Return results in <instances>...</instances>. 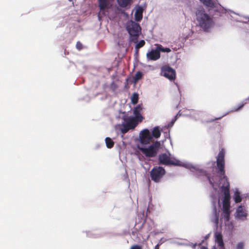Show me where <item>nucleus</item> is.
<instances>
[{
	"instance_id": "1",
	"label": "nucleus",
	"mask_w": 249,
	"mask_h": 249,
	"mask_svg": "<svg viewBox=\"0 0 249 249\" xmlns=\"http://www.w3.org/2000/svg\"><path fill=\"white\" fill-rule=\"evenodd\" d=\"M225 150L222 149L219 152L216 159L218 172L213 177L208 175L205 171L200 169L197 165L185 161H181L176 159L169 152L159 155V160L160 164L165 165L172 164L182 166L195 172L198 176L204 175L212 186L214 193L211 194V199L213 205V213L211 221L217 226L219 221L220 208L222 204V213L221 220L226 224L230 219V183L225 176Z\"/></svg>"
},
{
	"instance_id": "2",
	"label": "nucleus",
	"mask_w": 249,
	"mask_h": 249,
	"mask_svg": "<svg viewBox=\"0 0 249 249\" xmlns=\"http://www.w3.org/2000/svg\"><path fill=\"white\" fill-rule=\"evenodd\" d=\"M142 104L135 107L133 110L134 116H128L125 112H121L119 117L123 120L120 125V128L123 134L126 133L129 130L134 129L139 122L142 121L143 117L142 115Z\"/></svg>"
},
{
	"instance_id": "3",
	"label": "nucleus",
	"mask_w": 249,
	"mask_h": 249,
	"mask_svg": "<svg viewBox=\"0 0 249 249\" xmlns=\"http://www.w3.org/2000/svg\"><path fill=\"white\" fill-rule=\"evenodd\" d=\"M196 26L205 32H210L214 26L213 18L206 13L202 7L198 8L196 11Z\"/></svg>"
},
{
	"instance_id": "4",
	"label": "nucleus",
	"mask_w": 249,
	"mask_h": 249,
	"mask_svg": "<svg viewBox=\"0 0 249 249\" xmlns=\"http://www.w3.org/2000/svg\"><path fill=\"white\" fill-rule=\"evenodd\" d=\"M160 136V132L158 127L153 128L152 133L147 129L142 131L140 133V141L142 144L149 143L152 140L153 137L156 139Z\"/></svg>"
},
{
	"instance_id": "5",
	"label": "nucleus",
	"mask_w": 249,
	"mask_h": 249,
	"mask_svg": "<svg viewBox=\"0 0 249 249\" xmlns=\"http://www.w3.org/2000/svg\"><path fill=\"white\" fill-rule=\"evenodd\" d=\"M126 29L130 35V41L136 43L138 41V37L141 33V28L140 25L130 20L127 23Z\"/></svg>"
},
{
	"instance_id": "6",
	"label": "nucleus",
	"mask_w": 249,
	"mask_h": 249,
	"mask_svg": "<svg viewBox=\"0 0 249 249\" xmlns=\"http://www.w3.org/2000/svg\"><path fill=\"white\" fill-rule=\"evenodd\" d=\"M160 146V142L156 141L148 146H144L140 148L141 151L147 157H154L158 153Z\"/></svg>"
},
{
	"instance_id": "7",
	"label": "nucleus",
	"mask_w": 249,
	"mask_h": 249,
	"mask_svg": "<svg viewBox=\"0 0 249 249\" xmlns=\"http://www.w3.org/2000/svg\"><path fill=\"white\" fill-rule=\"evenodd\" d=\"M165 173L163 168L159 166L154 167L150 172V176L152 180L159 182Z\"/></svg>"
},
{
	"instance_id": "8",
	"label": "nucleus",
	"mask_w": 249,
	"mask_h": 249,
	"mask_svg": "<svg viewBox=\"0 0 249 249\" xmlns=\"http://www.w3.org/2000/svg\"><path fill=\"white\" fill-rule=\"evenodd\" d=\"M98 1L100 9L99 14V18H100V15L106 16L108 14V10L111 6V0H98Z\"/></svg>"
},
{
	"instance_id": "9",
	"label": "nucleus",
	"mask_w": 249,
	"mask_h": 249,
	"mask_svg": "<svg viewBox=\"0 0 249 249\" xmlns=\"http://www.w3.org/2000/svg\"><path fill=\"white\" fill-rule=\"evenodd\" d=\"M161 74L170 80H173L176 77L175 70L169 66H164L161 68Z\"/></svg>"
},
{
	"instance_id": "10",
	"label": "nucleus",
	"mask_w": 249,
	"mask_h": 249,
	"mask_svg": "<svg viewBox=\"0 0 249 249\" xmlns=\"http://www.w3.org/2000/svg\"><path fill=\"white\" fill-rule=\"evenodd\" d=\"M160 57V54L157 47L155 49H152L146 53V58L148 60L156 61Z\"/></svg>"
},
{
	"instance_id": "11",
	"label": "nucleus",
	"mask_w": 249,
	"mask_h": 249,
	"mask_svg": "<svg viewBox=\"0 0 249 249\" xmlns=\"http://www.w3.org/2000/svg\"><path fill=\"white\" fill-rule=\"evenodd\" d=\"M247 215L245 207L242 205L239 206L236 211L235 217L240 220H245Z\"/></svg>"
},
{
	"instance_id": "12",
	"label": "nucleus",
	"mask_w": 249,
	"mask_h": 249,
	"mask_svg": "<svg viewBox=\"0 0 249 249\" xmlns=\"http://www.w3.org/2000/svg\"><path fill=\"white\" fill-rule=\"evenodd\" d=\"M214 237L215 241L218 244V246L220 247V249H223L224 247V244L221 233L218 231H216L214 233Z\"/></svg>"
},
{
	"instance_id": "13",
	"label": "nucleus",
	"mask_w": 249,
	"mask_h": 249,
	"mask_svg": "<svg viewBox=\"0 0 249 249\" xmlns=\"http://www.w3.org/2000/svg\"><path fill=\"white\" fill-rule=\"evenodd\" d=\"M143 9L142 7L139 6L136 9L135 13V19L137 21H140L142 18Z\"/></svg>"
},
{
	"instance_id": "14",
	"label": "nucleus",
	"mask_w": 249,
	"mask_h": 249,
	"mask_svg": "<svg viewBox=\"0 0 249 249\" xmlns=\"http://www.w3.org/2000/svg\"><path fill=\"white\" fill-rule=\"evenodd\" d=\"M233 199L235 203H239L242 200V197L240 195V193L238 190L236 189L234 192L233 196Z\"/></svg>"
},
{
	"instance_id": "15",
	"label": "nucleus",
	"mask_w": 249,
	"mask_h": 249,
	"mask_svg": "<svg viewBox=\"0 0 249 249\" xmlns=\"http://www.w3.org/2000/svg\"><path fill=\"white\" fill-rule=\"evenodd\" d=\"M204 113L199 111H193L191 113V116L196 120H198L201 118Z\"/></svg>"
},
{
	"instance_id": "16",
	"label": "nucleus",
	"mask_w": 249,
	"mask_h": 249,
	"mask_svg": "<svg viewBox=\"0 0 249 249\" xmlns=\"http://www.w3.org/2000/svg\"><path fill=\"white\" fill-rule=\"evenodd\" d=\"M119 5L122 7H125L130 5L132 0H117Z\"/></svg>"
},
{
	"instance_id": "17",
	"label": "nucleus",
	"mask_w": 249,
	"mask_h": 249,
	"mask_svg": "<svg viewBox=\"0 0 249 249\" xmlns=\"http://www.w3.org/2000/svg\"><path fill=\"white\" fill-rule=\"evenodd\" d=\"M249 101V97L243 100L237 107H234L231 111H237L241 109L245 104L247 103V102Z\"/></svg>"
},
{
	"instance_id": "18",
	"label": "nucleus",
	"mask_w": 249,
	"mask_h": 249,
	"mask_svg": "<svg viewBox=\"0 0 249 249\" xmlns=\"http://www.w3.org/2000/svg\"><path fill=\"white\" fill-rule=\"evenodd\" d=\"M138 41L136 43L135 45V53L136 54L138 53L139 50L141 47H143L145 44V41L143 40H141L139 42L137 43Z\"/></svg>"
},
{
	"instance_id": "19",
	"label": "nucleus",
	"mask_w": 249,
	"mask_h": 249,
	"mask_svg": "<svg viewBox=\"0 0 249 249\" xmlns=\"http://www.w3.org/2000/svg\"><path fill=\"white\" fill-rule=\"evenodd\" d=\"M200 1L207 7L213 8L214 6L213 0H201Z\"/></svg>"
},
{
	"instance_id": "20",
	"label": "nucleus",
	"mask_w": 249,
	"mask_h": 249,
	"mask_svg": "<svg viewBox=\"0 0 249 249\" xmlns=\"http://www.w3.org/2000/svg\"><path fill=\"white\" fill-rule=\"evenodd\" d=\"M143 73L141 71H137L134 78H133V82L134 83H136L139 80H140L143 76Z\"/></svg>"
},
{
	"instance_id": "21",
	"label": "nucleus",
	"mask_w": 249,
	"mask_h": 249,
	"mask_svg": "<svg viewBox=\"0 0 249 249\" xmlns=\"http://www.w3.org/2000/svg\"><path fill=\"white\" fill-rule=\"evenodd\" d=\"M105 142L107 147L108 148H112L114 145L113 141L109 137H107L106 138Z\"/></svg>"
},
{
	"instance_id": "22",
	"label": "nucleus",
	"mask_w": 249,
	"mask_h": 249,
	"mask_svg": "<svg viewBox=\"0 0 249 249\" xmlns=\"http://www.w3.org/2000/svg\"><path fill=\"white\" fill-rule=\"evenodd\" d=\"M158 49L160 53V52H164V53H169L171 51V49L169 48H164L161 45H159L157 46Z\"/></svg>"
},
{
	"instance_id": "23",
	"label": "nucleus",
	"mask_w": 249,
	"mask_h": 249,
	"mask_svg": "<svg viewBox=\"0 0 249 249\" xmlns=\"http://www.w3.org/2000/svg\"><path fill=\"white\" fill-rule=\"evenodd\" d=\"M139 99L138 94L137 93H134L131 97V103L133 104H136L138 102Z\"/></svg>"
},
{
	"instance_id": "24",
	"label": "nucleus",
	"mask_w": 249,
	"mask_h": 249,
	"mask_svg": "<svg viewBox=\"0 0 249 249\" xmlns=\"http://www.w3.org/2000/svg\"><path fill=\"white\" fill-rule=\"evenodd\" d=\"M228 11H230L231 13H232L233 14H236V15H239V14L235 13V12L232 11V10H227L225 8H224V7H222V9H221V12L223 13H226Z\"/></svg>"
},
{
	"instance_id": "25",
	"label": "nucleus",
	"mask_w": 249,
	"mask_h": 249,
	"mask_svg": "<svg viewBox=\"0 0 249 249\" xmlns=\"http://www.w3.org/2000/svg\"><path fill=\"white\" fill-rule=\"evenodd\" d=\"M178 115H180V111L178 112L177 115L175 116V119L172 120V121L170 123V124H168V126H172L175 123V121H176L177 119V117Z\"/></svg>"
},
{
	"instance_id": "26",
	"label": "nucleus",
	"mask_w": 249,
	"mask_h": 249,
	"mask_svg": "<svg viewBox=\"0 0 249 249\" xmlns=\"http://www.w3.org/2000/svg\"><path fill=\"white\" fill-rule=\"evenodd\" d=\"M244 244L242 242L238 243L236 247V249H244Z\"/></svg>"
},
{
	"instance_id": "27",
	"label": "nucleus",
	"mask_w": 249,
	"mask_h": 249,
	"mask_svg": "<svg viewBox=\"0 0 249 249\" xmlns=\"http://www.w3.org/2000/svg\"><path fill=\"white\" fill-rule=\"evenodd\" d=\"M147 225H148V231H150L152 230V227L153 226V222L152 221H150L149 222H147Z\"/></svg>"
},
{
	"instance_id": "28",
	"label": "nucleus",
	"mask_w": 249,
	"mask_h": 249,
	"mask_svg": "<svg viewBox=\"0 0 249 249\" xmlns=\"http://www.w3.org/2000/svg\"><path fill=\"white\" fill-rule=\"evenodd\" d=\"M130 249H142V247L139 245H134L132 246Z\"/></svg>"
},
{
	"instance_id": "29",
	"label": "nucleus",
	"mask_w": 249,
	"mask_h": 249,
	"mask_svg": "<svg viewBox=\"0 0 249 249\" xmlns=\"http://www.w3.org/2000/svg\"><path fill=\"white\" fill-rule=\"evenodd\" d=\"M242 17H243L245 19H246V21L238 20L239 21H240V22H243L247 23V22H248V21H249V17H247V16H242Z\"/></svg>"
},
{
	"instance_id": "30",
	"label": "nucleus",
	"mask_w": 249,
	"mask_h": 249,
	"mask_svg": "<svg viewBox=\"0 0 249 249\" xmlns=\"http://www.w3.org/2000/svg\"><path fill=\"white\" fill-rule=\"evenodd\" d=\"M76 48L78 50H80L82 48V44L80 42H78L76 44Z\"/></svg>"
},
{
	"instance_id": "31",
	"label": "nucleus",
	"mask_w": 249,
	"mask_h": 249,
	"mask_svg": "<svg viewBox=\"0 0 249 249\" xmlns=\"http://www.w3.org/2000/svg\"><path fill=\"white\" fill-rule=\"evenodd\" d=\"M198 247H199L200 249H208L207 247L201 246V243H199L198 244Z\"/></svg>"
},
{
	"instance_id": "32",
	"label": "nucleus",
	"mask_w": 249,
	"mask_h": 249,
	"mask_svg": "<svg viewBox=\"0 0 249 249\" xmlns=\"http://www.w3.org/2000/svg\"><path fill=\"white\" fill-rule=\"evenodd\" d=\"M227 114H228V112L225 114L224 115H223V116H222L221 117H218V118H215L212 121H214V120H219V119H220L221 118H222L223 117L225 116V115H226Z\"/></svg>"
},
{
	"instance_id": "33",
	"label": "nucleus",
	"mask_w": 249,
	"mask_h": 249,
	"mask_svg": "<svg viewBox=\"0 0 249 249\" xmlns=\"http://www.w3.org/2000/svg\"><path fill=\"white\" fill-rule=\"evenodd\" d=\"M159 244H157L154 248V249H159Z\"/></svg>"
},
{
	"instance_id": "34",
	"label": "nucleus",
	"mask_w": 249,
	"mask_h": 249,
	"mask_svg": "<svg viewBox=\"0 0 249 249\" xmlns=\"http://www.w3.org/2000/svg\"><path fill=\"white\" fill-rule=\"evenodd\" d=\"M196 244L193 245V249H195V248H196Z\"/></svg>"
},
{
	"instance_id": "35",
	"label": "nucleus",
	"mask_w": 249,
	"mask_h": 249,
	"mask_svg": "<svg viewBox=\"0 0 249 249\" xmlns=\"http://www.w3.org/2000/svg\"><path fill=\"white\" fill-rule=\"evenodd\" d=\"M213 249H216L215 247H213Z\"/></svg>"
},
{
	"instance_id": "36",
	"label": "nucleus",
	"mask_w": 249,
	"mask_h": 249,
	"mask_svg": "<svg viewBox=\"0 0 249 249\" xmlns=\"http://www.w3.org/2000/svg\"><path fill=\"white\" fill-rule=\"evenodd\" d=\"M232 227H229V229L230 230L231 229H232Z\"/></svg>"
},
{
	"instance_id": "37",
	"label": "nucleus",
	"mask_w": 249,
	"mask_h": 249,
	"mask_svg": "<svg viewBox=\"0 0 249 249\" xmlns=\"http://www.w3.org/2000/svg\"><path fill=\"white\" fill-rule=\"evenodd\" d=\"M69 1H71L72 0H69Z\"/></svg>"
},
{
	"instance_id": "38",
	"label": "nucleus",
	"mask_w": 249,
	"mask_h": 249,
	"mask_svg": "<svg viewBox=\"0 0 249 249\" xmlns=\"http://www.w3.org/2000/svg\"><path fill=\"white\" fill-rule=\"evenodd\" d=\"M200 1H201V0H199Z\"/></svg>"
}]
</instances>
